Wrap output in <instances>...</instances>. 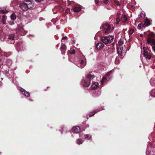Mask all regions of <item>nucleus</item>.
<instances>
[{"instance_id": "8", "label": "nucleus", "mask_w": 155, "mask_h": 155, "mask_svg": "<svg viewBox=\"0 0 155 155\" xmlns=\"http://www.w3.org/2000/svg\"><path fill=\"white\" fill-rule=\"evenodd\" d=\"M20 8L24 11H25L28 9L26 2H23L20 4Z\"/></svg>"}, {"instance_id": "21", "label": "nucleus", "mask_w": 155, "mask_h": 155, "mask_svg": "<svg viewBox=\"0 0 155 155\" xmlns=\"http://www.w3.org/2000/svg\"><path fill=\"white\" fill-rule=\"evenodd\" d=\"M145 27V26L143 24L140 23L138 24L137 28L138 29H140L141 28H144Z\"/></svg>"}, {"instance_id": "22", "label": "nucleus", "mask_w": 155, "mask_h": 155, "mask_svg": "<svg viewBox=\"0 0 155 155\" xmlns=\"http://www.w3.org/2000/svg\"><path fill=\"white\" fill-rule=\"evenodd\" d=\"M115 22H114V24L115 25L118 24L119 23V22L120 21V18L117 17L116 18L115 20Z\"/></svg>"}, {"instance_id": "34", "label": "nucleus", "mask_w": 155, "mask_h": 155, "mask_svg": "<svg viewBox=\"0 0 155 155\" xmlns=\"http://www.w3.org/2000/svg\"><path fill=\"white\" fill-rule=\"evenodd\" d=\"M114 2L117 6H120V3L119 1L116 0L114 1Z\"/></svg>"}, {"instance_id": "27", "label": "nucleus", "mask_w": 155, "mask_h": 155, "mask_svg": "<svg viewBox=\"0 0 155 155\" xmlns=\"http://www.w3.org/2000/svg\"><path fill=\"white\" fill-rule=\"evenodd\" d=\"M77 143L78 144H80L83 143L82 140L80 139H78L77 141Z\"/></svg>"}, {"instance_id": "7", "label": "nucleus", "mask_w": 155, "mask_h": 155, "mask_svg": "<svg viewBox=\"0 0 155 155\" xmlns=\"http://www.w3.org/2000/svg\"><path fill=\"white\" fill-rule=\"evenodd\" d=\"M15 36V35L14 34H10L8 35V39L12 41L10 42L11 44H14L15 43L14 38Z\"/></svg>"}, {"instance_id": "6", "label": "nucleus", "mask_w": 155, "mask_h": 155, "mask_svg": "<svg viewBox=\"0 0 155 155\" xmlns=\"http://www.w3.org/2000/svg\"><path fill=\"white\" fill-rule=\"evenodd\" d=\"M26 2L27 3L28 9H31L34 7V4L33 1H26Z\"/></svg>"}, {"instance_id": "23", "label": "nucleus", "mask_w": 155, "mask_h": 155, "mask_svg": "<svg viewBox=\"0 0 155 155\" xmlns=\"http://www.w3.org/2000/svg\"><path fill=\"white\" fill-rule=\"evenodd\" d=\"M98 111L97 110H94L93 112H91L89 114V117H91L94 115L95 113H97Z\"/></svg>"}, {"instance_id": "39", "label": "nucleus", "mask_w": 155, "mask_h": 155, "mask_svg": "<svg viewBox=\"0 0 155 155\" xmlns=\"http://www.w3.org/2000/svg\"><path fill=\"white\" fill-rule=\"evenodd\" d=\"M70 11V9L69 8H67L65 11V12L66 13H68Z\"/></svg>"}, {"instance_id": "1", "label": "nucleus", "mask_w": 155, "mask_h": 155, "mask_svg": "<svg viewBox=\"0 0 155 155\" xmlns=\"http://www.w3.org/2000/svg\"><path fill=\"white\" fill-rule=\"evenodd\" d=\"M149 31L150 33L148 34L149 37L147 38V41L148 45L150 44L152 46L153 50L155 53V39L154 38L155 34L153 32Z\"/></svg>"}, {"instance_id": "11", "label": "nucleus", "mask_w": 155, "mask_h": 155, "mask_svg": "<svg viewBox=\"0 0 155 155\" xmlns=\"http://www.w3.org/2000/svg\"><path fill=\"white\" fill-rule=\"evenodd\" d=\"M23 42L21 41L18 42L17 44V48L18 50H20L23 48Z\"/></svg>"}, {"instance_id": "4", "label": "nucleus", "mask_w": 155, "mask_h": 155, "mask_svg": "<svg viewBox=\"0 0 155 155\" xmlns=\"http://www.w3.org/2000/svg\"><path fill=\"white\" fill-rule=\"evenodd\" d=\"M113 38L110 36H107L106 37H101V41L105 44L110 43L113 41Z\"/></svg>"}, {"instance_id": "19", "label": "nucleus", "mask_w": 155, "mask_h": 155, "mask_svg": "<svg viewBox=\"0 0 155 155\" xmlns=\"http://www.w3.org/2000/svg\"><path fill=\"white\" fill-rule=\"evenodd\" d=\"M73 9L74 11L75 12H78L81 10V8L78 6L74 7L73 8Z\"/></svg>"}, {"instance_id": "2", "label": "nucleus", "mask_w": 155, "mask_h": 155, "mask_svg": "<svg viewBox=\"0 0 155 155\" xmlns=\"http://www.w3.org/2000/svg\"><path fill=\"white\" fill-rule=\"evenodd\" d=\"M101 28L104 33L108 34L114 29V28L111 25L106 23L103 24Z\"/></svg>"}, {"instance_id": "26", "label": "nucleus", "mask_w": 155, "mask_h": 155, "mask_svg": "<svg viewBox=\"0 0 155 155\" xmlns=\"http://www.w3.org/2000/svg\"><path fill=\"white\" fill-rule=\"evenodd\" d=\"M84 137L85 139H87L88 140H90L91 139V137L88 134H86L84 135Z\"/></svg>"}, {"instance_id": "28", "label": "nucleus", "mask_w": 155, "mask_h": 155, "mask_svg": "<svg viewBox=\"0 0 155 155\" xmlns=\"http://www.w3.org/2000/svg\"><path fill=\"white\" fill-rule=\"evenodd\" d=\"M151 95L153 97H155V90H153L152 91L151 93Z\"/></svg>"}, {"instance_id": "3", "label": "nucleus", "mask_w": 155, "mask_h": 155, "mask_svg": "<svg viewBox=\"0 0 155 155\" xmlns=\"http://www.w3.org/2000/svg\"><path fill=\"white\" fill-rule=\"evenodd\" d=\"M94 78V75L91 74H88L86 78V79L83 82V85L86 87H88L91 84V79H93Z\"/></svg>"}, {"instance_id": "24", "label": "nucleus", "mask_w": 155, "mask_h": 155, "mask_svg": "<svg viewBox=\"0 0 155 155\" xmlns=\"http://www.w3.org/2000/svg\"><path fill=\"white\" fill-rule=\"evenodd\" d=\"M23 28V27L21 25H18V28L16 29L17 33H19L20 30H22Z\"/></svg>"}, {"instance_id": "41", "label": "nucleus", "mask_w": 155, "mask_h": 155, "mask_svg": "<svg viewBox=\"0 0 155 155\" xmlns=\"http://www.w3.org/2000/svg\"><path fill=\"white\" fill-rule=\"evenodd\" d=\"M35 1L37 2H41L42 1H44L43 0H35Z\"/></svg>"}, {"instance_id": "12", "label": "nucleus", "mask_w": 155, "mask_h": 155, "mask_svg": "<svg viewBox=\"0 0 155 155\" xmlns=\"http://www.w3.org/2000/svg\"><path fill=\"white\" fill-rule=\"evenodd\" d=\"M123 47L122 45H119L117 47V51L118 54H121L123 52Z\"/></svg>"}, {"instance_id": "36", "label": "nucleus", "mask_w": 155, "mask_h": 155, "mask_svg": "<svg viewBox=\"0 0 155 155\" xmlns=\"http://www.w3.org/2000/svg\"><path fill=\"white\" fill-rule=\"evenodd\" d=\"M70 53L71 54H75V50L74 49H73L70 52Z\"/></svg>"}, {"instance_id": "37", "label": "nucleus", "mask_w": 155, "mask_h": 155, "mask_svg": "<svg viewBox=\"0 0 155 155\" xmlns=\"http://www.w3.org/2000/svg\"><path fill=\"white\" fill-rule=\"evenodd\" d=\"M123 41L122 40H120L119 41L118 43L120 44V45H121L123 44Z\"/></svg>"}, {"instance_id": "29", "label": "nucleus", "mask_w": 155, "mask_h": 155, "mask_svg": "<svg viewBox=\"0 0 155 155\" xmlns=\"http://www.w3.org/2000/svg\"><path fill=\"white\" fill-rule=\"evenodd\" d=\"M140 16L142 18H145V15L144 14L141 12V13H140Z\"/></svg>"}, {"instance_id": "14", "label": "nucleus", "mask_w": 155, "mask_h": 155, "mask_svg": "<svg viewBox=\"0 0 155 155\" xmlns=\"http://www.w3.org/2000/svg\"><path fill=\"white\" fill-rule=\"evenodd\" d=\"M66 50V46L64 44H62L61 51L62 54L64 53Z\"/></svg>"}, {"instance_id": "15", "label": "nucleus", "mask_w": 155, "mask_h": 155, "mask_svg": "<svg viewBox=\"0 0 155 155\" xmlns=\"http://www.w3.org/2000/svg\"><path fill=\"white\" fill-rule=\"evenodd\" d=\"M144 25L146 26H148L150 25V22L149 19H145L144 20V23L143 24Z\"/></svg>"}, {"instance_id": "30", "label": "nucleus", "mask_w": 155, "mask_h": 155, "mask_svg": "<svg viewBox=\"0 0 155 155\" xmlns=\"http://www.w3.org/2000/svg\"><path fill=\"white\" fill-rule=\"evenodd\" d=\"M84 63V61L83 60H81V62H80V64L81 65V66L80 67V68H84V64H83Z\"/></svg>"}, {"instance_id": "20", "label": "nucleus", "mask_w": 155, "mask_h": 155, "mask_svg": "<svg viewBox=\"0 0 155 155\" xmlns=\"http://www.w3.org/2000/svg\"><path fill=\"white\" fill-rule=\"evenodd\" d=\"M107 80L106 76L103 77L102 79L101 80V83L102 84H103L104 83L107 82Z\"/></svg>"}, {"instance_id": "25", "label": "nucleus", "mask_w": 155, "mask_h": 155, "mask_svg": "<svg viewBox=\"0 0 155 155\" xmlns=\"http://www.w3.org/2000/svg\"><path fill=\"white\" fill-rule=\"evenodd\" d=\"M8 11L5 9H2V8H0V12L3 14L7 13Z\"/></svg>"}, {"instance_id": "33", "label": "nucleus", "mask_w": 155, "mask_h": 155, "mask_svg": "<svg viewBox=\"0 0 155 155\" xmlns=\"http://www.w3.org/2000/svg\"><path fill=\"white\" fill-rule=\"evenodd\" d=\"M25 31L23 28L22 30H20L19 33H21L22 35H24L25 34Z\"/></svg>"}, {"instance_id": "42", "label": "nucleus", "mask_w": 155, "mask_h": 155, "mask_svg": "<svg viewBox=\"0 0 155 155\" xmlns=\"http://www.w3.org/2000/svg\"><path fill=\"white\" fill-rule=\"evenodd\" d=\"M67 38V37H66V36H65V37H63V38H62V39H66V38Z\"/></svg>"}, {"instance_id": "43", "label": "nucleus", "mask_w": 155, "mask_h": 155, "mask_svg": "<svg viewBox=\"0 0 155 155\" xmlns=\"http://www.w3.org/2000/svg\"><path fill=\"white\" fill-rule=\"evenodd\" d=\"M140 37H143V35L142 34H140Z\"/></svg>"}, {"instance_id": "9", "label": "nucleus", "mask_w": 155, "mask_h": 155, "mask_svg": "<svg viewBox=\"0 0 155 155\" xmlns=\"http://www.w3.org/2000/svg\"><path fill=\"white\" fill-rule=\"evenodd\" d=\"M72 130L73 131L76 133H79L81 131V129L80 127L78 126L73 127L72 128Z\"/></svg>"}, {"instance_id": "5", "label": "nucleus", "mask_w": 155, "mask_h": 155, "mask_svg": "<svg viewBox=\"0 0 155 155\" xmlns=\"http://www.w3.org/2000/svg\"><path fill=\"white\" fill-rule=\"evenodd\" d=\"M143 54L144 56L147 59H150L151 58V56L148 54L147 51V48L145 47L143 48Z\"/></svg>"}, {"instance_id": "44", "label": "nucleus", "mask_w": 155, "mask_h": 155, "mask_svg": "<svg viewBox=\"0 0 155 155\" xmlns=\"http://www.w3.org/2000/svg\"><path fill=\"white\" fill-rule=\"evenodd\" d=\"M143 33L144 34H147V32H144Z\"/></svg>"}, {"instance_id": "17", "label": "nucleus", "mask_w": 155, "mask_h": 155, "mask_svg": "<svg viewBox=\"0 0 155 155\" xmlns=\"http://www.w3.org/2000/svg\"><path fill=\"white\" fill-rule=\"evenodd\" d=\"M121 19V21L124 22H126L127 20V18L125 15H122Z\"/></svg>"}, {"instance_id": "32", "label": "nucleus", "mask_w": 155, "mask_h": 155, "mask_svg": "<svg viewBox=\"0 0 155 155\" xmlns=\"http://www.w3.org/2000/svg\"><path fill=\"white\" fill-rule=\"evenodd\" d=\"M18 2L16 0H14L12 2V5L15 6L17 4Z\"/></svg>"}, {"instance_id": "35", "label": "nucleus", "mask_w": 155, "mask_h": 155, "mask_svg": "<svg viewBox=\"0 0 155 155\" xmlns=\"http://www.w3.org/2000/svg\"><path fill=\"white\" fill-rule=\"evenodd\" d=\"M134 32V30L132 29H130L129 31V34L130 35L132 34Z\"/></svg>"}, {"instance_id": "13", "label": "nucleus", "mask_w": 155, "mask_h": 155, "mask_svg": "<svg viewBox=\"0 0 155 155\" xmlns=\"http://www.w3.org/2000/svg\"><path fill=\"white\" fill-rule=\"evenodd\" d=\"M104 46L103 43L101 42H100L97 43L96 45V47L97 49H101L103 48Z\"/></svg>"}, {"instance_id": "31", "label": "nucleus", "mask_w": 155, "mask_h": 155, "mask_svg": "<svg viewBox=\"0 0 155 155\" xmlns=\"http://www.w3.org/2000/svg\"><path fill=\"white\" fill-rule=\"evenodd\" d=\"M11 19L15 20L16 18V16L14 14H12L11 16Z\"/></svg>"}, {"instance_id": "18", "label": "nucleus", "mask_w": 155, "mask_h": 155, "mask_svg": "<svg viewBox=\"0 0 155 155\" xmlns=\"http://www.w3.org/2000/svg\"><path fill=\"white\" fill-rule=\"evenodd\" d=\"M6 17L5 15H3L2 19V22L3 24H5L6 22Z\"/></svg>"}, {"instance_id": "45", "label": "nucleus", "mask_w": 155, "mask_h": 155, "mask_svg": "<svg viewBox=\"0 0 155 155\" xmlns=\"http://www.w3.org/2000/svg\"><path fill=\"white\" fill-rule=\"evenodd\" d=\"M113 46H114V44H113L111 46V47H113Z\"/></svg>"}, {"instance_id": "46", "label": "nucleus", "mask_w": 155, "mask_h": 155, "mask_svg": "<svg viewBox=\"0 0 155 155\" xmlns=\"http://www.w3.org/2000/svg\"><path fill=\"white\" fill-rule=\"evenodd\" d=\"M110 73V72H108V73H107V74H109V73Z\"/></svg>"}, {"instance_id": "16", "label": "nucleus", "mask_w": 155, "mask_h": 155, "mask_svg": "<svg viewBox=\"0 0 155 155\" xmlns=\"http://www.w3.org/2000/svg\"><path fill=\"white\" fill-rule=\"evenodd\" d=\"M98 85L99 84L98 83H93L91 86V88L92 89H95L98 87Z\"/></svg>"}, {"instance_id": "10", "label": "nucleus", "mask_w": 155, "mask_h": 155, "mask_svg": "<svg viewBox=\"0 0 155 155\" xmlns=\"http://www.w3.org/2000/svg\"><path fill=\"white\" fill-rule=\"evenodd\" d=\"M20 91L25 96L28 97L30 96L29 93L26 91V90L23 88H21L20 89Z\"/></svg>"}, {"instance_id": "40", "label": "nucleus", "mask_w": 155, "mask_h": 155, "mask_svg": "<svg viewBox=\"0 0 155 155\" xmlns=\"http://www.w3.org/2000/svg\"><path fill=\"white\" fill-rule=\"evenodd\" d=\"M95 2L96 4H97L99 3V1L98 0H95Z\"/></svg>"}, {"instance_id": "38", "label": "nucleus", "mask_w": 155, "mask_h": 155, "mask_svg": "<svg viewBox=\"0 0 155 155\" xmlns=\"http://www.w3.org/2000/svg\"><path fill=\"white\" fill-rule=\"evenodd\" d=\"M109 2V1L108 0H105L104 2V3L106 4H108Z\"/></svg>"}]
</instances>
